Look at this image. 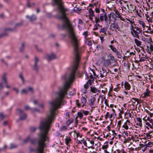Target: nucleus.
Masks as SVG:
<instances>
[{
  "instance_id": "48",
  "label": "nucleus",
  "mask_w": 153,
  "mask_h": 153,
  "mask_svg": "<svg viewBox=\"0 0 153 153\" xmlns=\"http://www.w3.org/2000/svg\"><path fill=\"white\" fill-rule=\"evenodd\" d=\"M67 128L66 126H62L61 128V130L62 131H65V130H66L67 129Z\"/></svg>"
},
{
  "instance_id": "27",
  "label": "nucleus",
  "mask_w": 153,
  "mask_h": 153,
  "mask_svg": "<svg viewBox=\"0 0 153 153\" xmlns=\"http://www.w3.org/2000/svg\"><path fill=\"white\" fill-rule=\"evenodd\" d=\"M153 143L151 142H149L148 143L146 144V146L147 147H151L152 146Z\"/></svg>"
},
{
  "instance_id": "4",
  "label": "nucleus",
  "mask_w": 153,
  "mask_h": 153,
  "mask_svg": "<svg viewBox=\"0 0 153 153\" xmlns=\"http://www.w3.org/2000/svg\"><path fill=\"white\" fill-rule=\"evenodd\" d=\"M104 18L105 21V22H107L108 20V18L106 13H105L104 14L102 13L100 14V19L102 22L104 21Z\"/></svg>"
},
{
  "instance_id": "1",
  "label": "nucleus",
  "mask_w": 153,
  "mask_h": 153,
  "mask_svg": "<svg viewBox=\"0 0 153 153\" xmlns=\"http://www.w3.org/2000/svg\"><path fill=\"white\" fill-rule=\"evenodd\" d=\"M131 33L133 36L139 39V34L140 33H141L142 30L141 29L137 26L134 27L131 25Z\"/></svg>"
},
{
  "instance_id": "3",
  "label": "nucleus",
  "mask_w": 153,
  "mask_h": 153,
  "mask_svg": "<svg viewBox=\"0 0 153 153\" xmlns=\"http://www.w3.org/2000/svg\"><path fill=\"white\" fill-rule=\"evenodd\" d=\"M15 28H5L4 30V33L3 34H0V38L4 36H7L9 32H12L14 31Z\"/></svg>"
},
{
  "instance_id": "14",
  "label": "nucleus",
  "mask_w": 153,
  "mask_h": 153,
  "mask_svg": "<svg viewBox=\"0 0 153 153\" xmlns=\"http://www.w3.org/2000/svg\"><path fill=\"white\" fill-rule=\"evenodd\" d=\"M134 41L136 45L137 46L140 47L141 45V42L136 39H134Z\"/></svg>"
},
{
  "instance_id": "29",
  "label": "nucleus",
  "mask_w": 153,
  "mask_h": 153,
  "mask_svg": "<svg viewBox=\"0 0 153 153\" xmlns=\"http://www.w3.org/2000/svg\"><path fill=\"white\" fill-rule=\"evenodd\" d=\"M107 30V28L106 27H104L102 28L100 30V32H103V33H106Z\"/></svg>"
},
{
  "instance_id": "8",
  "label": "nucleus",
  "mask_w": 153,
  "mask_h": 153,
  "mask_svg": "<svg viewBox=\"0 0 153 153\" xmlns=\"http://www.w3.org/2000/svg\"><path fill=\"white\" fill-rule=\"evenodd\" d=\"M110 27L111 28H113L114 29H117L119 31L120 30V27L117 23L114 22L113 23H111L110 25Z\"/></svg>"
},
{
  "instance_id": "63",
  "label": "nucleus",
  "mask_w": 153,
  "mask_h": 153,
  "mask_svg": "<svg viewBox=\"0 0 153 153\" xmlns=\"http://www.w3.org/2000/svg\"><path fill=\"white\" fill-rule=\"evenodd\" d=\"M83 22L82 20L81 19H79V23L80 24H82Z\"/></svg>"
},
{
  "instance_id": "41",
  "label": "nucleus",
  "mask_w": 153,
  "mask_h": 153,
  "mask_svg": "<svg viewBox=\"0 0 153 153\" xmlns=\"http://www.w3.org/2000/svg\"><path fill=\"white\" fill-rule=\"evenodd\" d=\"M109 57L110 59L112 61H115V59L114 57L111 55H109L108 56Z\"/></svg>"
},
{
  "instance_id": "23",
  "label": "nucleus",
  "mask_w": 153,
  "mask_h": 153,
  "mask_svg": "<svg viewBox=\"0 0 153 153\" xmlns=\"http://www.w3.org/2000/svg\"><path fill=\"white\" fill-rule=\"evenodd\" d=\"M116 17L119 18L120 19L123 21H124L125 19L123 18L122 17V16L121 15L120 13L118 14H116Z\"/></svg>"
},
{
  "instance_id": "33",
  "label": "nucleus",
  "mask_w": 153,
  "mask_h": 153,
  "mask_svg": "<svg viewBox=\"0 0 153 153\" xmlns=\"http://www.w3.org/2000/svg\"><path fill=\"white\" fill-rule=\"evenodd\" d=\"M100 4H99V7H97V6H96V8L95 9V11L96 12V13H99L100 12Z\"/></svg>"
},
{
  "instance_id": "5",
  "label": "nucleus",
  "mask_w": 153,
  "mask_h": 153,
  "mask_svg": "<svg viewBox=\"0 0 153 153\" xmlns=\"http://www.w3.org/2000/svg\"><path fill=\"white\" fill-rule=\"evenodd\" d=\"M29 91H30L31 93L33 92V89L32 87H28L27 89H23L21 90V93L22 94H28Z\"/></svg>"
},
{
  "instance_id": "21",
  "label": "nucleus",
  "mask_w": 153,
  "mask_h": 153,
  "mask_svg": "<svg viewBox=\"0 0 153 153\" xmlns=\"http://www.w3.org/2000/svg\"><path fill=\"white\" fill-rule=\"evenodd\" d=\"M18 145L16 144H14L13 143H11L10 144V147L9 148V149H15L17 148Z\"/></svg>"
},
{
  "instance_id": "26",
  "label": "nucleus",
  "mask_w": 153,
  "mask_h": 153,
  "mask_svg": "<svg viewBox=\"0 0 153 153\" xmlns=\"http://www.w3.org/2000/svg\"><path fill=\"white\" fill-rule=\"evenodd\" d=\"M30 136H29L28 137L25 139L24 140L23 142L24 143H27L29 141H30Z\"/></svg>"
},
{
  "instance_id": "55",
  "label": "nucleus",
  "mask_w": 153,
  "mask_h": 153,
  "mask_svg": "<svg viewBox=\"0 0 153 153\" xmlns=\"http://www.w3.org/2000/svg\"><path fill=\"white\" fill-rule=\"evenodd\" d=\"M108 101L107 100L105 99V104L106 105L108 106H109V105L108 104Z\"/></svg>"
},
{
  "instance_id": "10",
  "label": "nucleus",
  "mask_w": 153,
  "mask_h": 153,
  "mask_svg": "<svg viewBox=\"0 0 153 153\" xmlns=\"http://www.w3.org/2000/svg\"><path fill=\"white\" fill-rule=\"evenodd\" d=\"M150 91L148 89H147L146 91H145L143 94H142V96H143V97H146L149 96V94H150Z\"/></svg>"
},
{
  "instance_id": "62",
  "label": "nucleus",
  "mask_w": 153,
  "mask_h": 153,
  "mask_svg": "<svg viewBox=\"0 0 153 153\" xmlns=\"http://www.w3.org/2000/svg\"><path fill=\"white\" fill-rule=\"evenodd\" d=\"M9 94L8 92H6L4 94V96H8Z\"/></svg>"
},
{
  "instance_id": "7",
  "label": "nucleus",
  "mask_w": 153,
  "mask_h": 153,
  "mask_svg": "<svg viewBox=\"0 0 153 153\" xmlns=\"http://www.w3.org/2000/svg\"><path fill=\"white\" fill-rule=\"evenodd\" d=\"M46 56V59L48 61H50L56 58L55 55L53 53H52L51 55L47 54Z\"/></svg>"
},
{
  "instance_id": "38",
  "label": "nucleus",
  "mask_w": 153,
  "mask_h": 153,
  "mask_svg": "<svg viewBox=\"0 0 153 153\" xmlns=\"http://www.w3.org/2000/svg\"><path fill=\"white\" fill-rule=\"evenodd\" d=\"M77 114H78V116L80 118V119H81L83 115L82 113H81V112H78L77 113Z\"/></svg>"
},
{
  "instance_id": "13",
  "label": "nucleus",
  "mask_w": 153,
  "mask_h": 153,
  "mask_svg": "<svg viewBox=\"0 0 153 153\" xmlns=\"http://www.w3.org/2000/svg\"><path fill=\"white\" fill-rule=\"evenodd\" d=\"M124 87L126 90H129L131 86L129 83L127 82H126L124 83Z\"/></svg>"
},
{
  "instance_id": "35",
  "label": "nucleus",
  "mask_w": 153,
  "mask_h": 153,
  "mask_svg": "<svg viewBox=\"0 0 153 153\" xmlns=\"http://www.w3.org/2000/svg\"><path fill=\"white\" fill-rule=\"evenodd\" d=\"M123 127L126 130H127L128 129V127L127 125L126 122H125V123L123 125Z\"/></svg>"
},
{
  "instance_id": "50",
  "label": "nucleus",
  "mask_w": 153,
  "mask_h": 153,
  "mask_svg": "<svg viewBox=\"0 0 153 153\" xmlns=\"http://www.w3.org/2000/svg\"><path fill=\"white\" fill-rule=\"evenodd\" d=\"M76 105L77 106L79 107H80L81 105L80 103L79 102V100H76Z\"/></svg>"
},
{
  "instance_id": "64",
  "label": "nucleus",
  "mask_w": 153,
  "mask_h": 153,
  "mask_svg": "<svg viewBox=\"0 0 153 153\" xmlns=\"http://www.w3.org/2000/svg\"><path fill=\"white\" fill-rule=\"evenodd\" d=\"M87 83H88V85H91V81L90 80H88V82Z\"/></svg>"
},
{
  "instance_id": "58",
  "label": "nucleus",
  "mask_w": 153,
  "mask_h": 153,
  "mask_svg": "<svg viewBox=\"0 0 153 153\" xmlns=\"http://www.w3.org/2000/svg\"><path fill=\"white\" fill-rule=\"evenodd\" d=\"M29 107L27 105H26L25 106L24 108L26 110H28L29 109Z\"/></svg>"
},
{
  "instance_id": "51",
  "label": "nucleus",
  "mask_w": 153,
  "mask_h": 153,
  "mask_svg": "<svg viewBox=\"0 0 153 153\" xmlns=\"http://www.w3.org/2000/svg\"><path fill=\"white\" fill-rule=\"evenodd\" d=\"M5 117V116L2 113L0 114V117L1 119H3Z\"/></svg>"
},
{
  "instance_id": "20",
  "label": "nucleus",
  "mask_w": 153,
  "mask_h": 153,
  "mask_svg": "<svg viewBox=\"0 0 153 153\" xmlns=\"http://www.w3.org/2000/svg\"><path fill=\"white\" fill-rule=\"evenodd\" d=\"M88 11L89 12V13L90 14V15L92 17H94L95 16V15L94 14V11L92 10L91 8H90L88 10Z\"/></svg>"
},
{
  "instance_id": "42",
  "label": "nucleus",
  "mask_w": 153,
  "mask_h": 153,
  "mask_svg": "<svg viewBox=\"0 0 153 153\" xmlns=\"http://www.w3.org/2000/svg\"><path fill=\"white\" fill-rule=\"evenodd\" d=\"M17 112L19 114H22L23 112V111L20 109H18L17 110Z\"/></svg>"
},
{
  "instance_id": "56",
  "label": "nucleus",
  "mask_w": 153,
  "mask_h": 153,
  "mask_svg": "<svg viewBox=\"0 0 153 153\" xmlns=\"http://www.w3.org/2000/svg\"><path fill=\"white\" fill-rule=\"evenodd\" d=\"M1 61L3 62L4 63V64L7 66H8V64L7 63V62H5V61H4V59H1Z\"/></svg>"
},
{
  "instance_id": "24",
  "label": "nucleus",
  "mask_w": 153,
  "mask_h": 153,
  "mask_svg": "<svg viewBox=\"0 0 153 153\" xmlns=\"http://www.w3.org/2000/svg\"><path fill=\"white\" fill-rule=\"evenodd\" d=\"M74 121L73 119H69V120H68L66 123V124L68 126L71 123H72Z\"/></svg>"
},
{
  "instance_id": "40",
  "label": "nucleus",
  "mask_w": 153,
  "mask_h": 153,
  "mask_svg": "<svg viewBox=\"0 0 153 153\" xmlns=\"http://www.w3.org/2000/svg\"><path fill=\"white\" fill-rule=\"evenodd\" d=\"M147 58L145 57H142L140 58L139 60L140 62H142L144 61H146Z\"/></svg>"
},
{
  "instance_id": "44",
  "label": "nucleus",
  "mask_w": 153,
  "mask_h": 153,
  "mask_svg": "<svg viewBox=\"0 0 153 153\" xmlns=\"http://www.w3.org/2000/svg\"><path fill=\"white\" fill-rule=\"evenodd\" d=\"M108 145H104L102 146V149H106L108 148Z\"/></svg>"
},
{
  "instance_id": "17",
  "label": "nucleus",
  "mask_w": 153,
  "mask_h": 153,
  "mask_svg": "<svg viewBox=\"0 0 153 153\" xmlns=\"http://www.w3.org/2000/svg\"><path fill=\"white\" fill-rule=\"evenodd\" d=\"M111 15L112 16V18L114 20V22H115L117 20L116 14L114 12H112L111 13Z\"/></svg>"
},
{
  "instance_id": "32",
  "label": "nucleus",
  "mask_w": 153,
  "mask_h": 153,
  "mask_svg": "<svg viewBox=\"0 0 153 153\" xmlns=\"http://www.w3.org/2000/svg\"><path fill=\"white\" fill-rule=\"evenodd\" d=\"M71 139L70 137L66 138L65 139V142L66 144L67 145L69 143V142L71 141Z\"/></svg>"
},
{
  "instance_id": "37",
  "label": "nucleus",
  "mask_w": 153,
  "mask_h": 153,
  "mask_svg": "<svg viewBox=\"0 0 153 153\" xmlns=\"http://www.w3.org/2000/svg\"><path fill=\"white\" fill-rule=\"evenodd\" d=\"M22 24L21 22H20L18 23H17L15 25V28L16 27H20L21 25H22Z\"/></svg>"
},
{
  "instance_id": "11",
  "label": "nucleus",
  "mask_w": 153,
  "mask_h": 153,
  "mask_svg": "<svg viewBox=\"0 0 153 153\" xmlns=\"http://www.w3.org/2000/svg\"><path fill=\"white\" fill-rule=\"evenodd\" d=\"M26 44V43L25 42H22L21 45L19 48V51L21 52H23L24 51L25 45Z\"/></svg>"
},
{
  "instance_id": "54",
  "label": "nucleus",
  "mask_w": 153,
  "mask_h": 153,
  "mask_svg": "<svg viewBox=\"0 0 153 153\" xmlns=\"http://www.w3.org/2000/svg\"><path fill=\"white\" fill-rule=\"evenodd\" d=\"M146 124L148 126H149L150 128H152V127H153V124H152V125H151V124H150L149 123H146Z\"/></svg>"
},
{
  "instance_id": "59",
  "label": "nucleus",
  "mask_w": 153,
  "mask_h": 153,
  "mask_svg": "<svg viewBox=\"0 0 153 153\" xmlns=\"http://www.w3.org/2000/svg\"><path fill=\"white\" fill-rule=\"evenodd\" d=\"M97 4H96L94 3V4H89V6L90 7H94V5H96Z\"/></svg>"
},
{
  "instance_id": "2",
  "label": "nucleus",
  "mask_w": 153,
  "mask_h": 153,
  "mask_svg": "<svg viewBox=\"0 0 153 153\" xmlns=\"http://www.w3.org/2000/svg\"><path fill=\"white\" fill-rule=\"evenodd\" d=\"M39 61V59L36 56H35L34 57V64L33 65V69L36 71H38L39 69V67L37 64Z\"/></svg>"
},
{
  "instance_id": "45",
  "label": "nucleus",
  "mask_w": 153,
  "mask_h": 153,
  "mask_svg": "<svg viewBox=\"0 0 153 153\" xmlns=\"http://www.w3.org/2000/svg\"><path fill=\"white\" fill-rule=\"evenodd\" d=\"M110 115L109 113V112H107L106 114L105 115V117L106 119H107L108 118V117Z\"/></svg>"
},
{
  "instance_id": "15",
  "label": "nucleus",
  "mask_w": 153,
  "mask_h": 153,
  "mask_svg": "<svg viewBox=\"0 0 153 153\" xmlns=\"http://www.w3.org/2000/svg\"><path fill=\"white\" fill-rule=\"evenodd\" d=\"M19 77L22 80V83L24 84L25 82V80L22 73H20L19 75Z\"/></svg>"
},
{
  "instance_id": "34",
  "label": "nucleus",
  "mask_w": 153,
  "mask_h": 153,
  "mask_svg": "<svg viewBox=\"0 0 153 153\" xmlns=\"http://www.w3.org/2000/svg\"><path fill=\"white\" fill-rule=\"evenodd\" d=\"M95 22L96 23V24H97V23H99V22H100V18L99 17H97V16L95 17Z\"/></svg>"
},
{
  "instance_id": "47",
  "label": "nucleus",
  "mask_w": 153,
  "mask_h": 153,
  "mask_svg": "<svg viewBox=\"0 0 153 153\" xmlns=\"http://www.w3.org/2000/svg\"><path fill=\"white\" fill-rule=\"evenodd\" d=\"M132 99L134 100L135 101L137 102V104L140 103V102L138 101V99L134 97L132 98Z\"/></svg>"
},
{
  "instance_id": "19",
  "label": "nucleus",
  "mask_w": 153,
  "mask_h": 153,
  "mask_svg": "<svg viewBox=\"0 0 153 153\" xmlns=\"http://www.w3.org/2000/svg\"><path fill=\"white\" fill-rule=\"evenodd\" d=\"M136 119L138 122H139V124L137 123V125H139L140 126H142V120L141 119L140 117H136Z\"/></svg>"
},
{
  "instance_id": "46",
  "label": "nucleus",
  "mask_w": 153,
  "mask_h": 153,
  "mask_svg": "<svg viewBox=\"0 0 153 153\" xmlns=\"http://www.w3.org/2000/svg\"><path fill=\"white\" fill-rule=\"evenodd\" d=\"M32 112H34L36 111H37L38 112H39V111L36 108H33L32 110Z\"/></svg>"
},
{
  "instance_id": "61",
  "label": "nucleus",
  "mask_w": 153,
  "mask_h": 153,
  "mask_svg": "<svg viewBox=\"0 0 153 153\" xmlns=\"http://www.w3.org/2000/svg\"><path fill=\"white\" fill-rule=\"evenodd\" d=\"M14 90L18 94L19 92V91L18 89H17L16 88H14Z\"/></svg>"
},
{
  "instance_id": "57",
  "label": "nucleus",
  "mask_w": 153,
  "mask_h": 153,
  "mask_svg": "<svg viewBox=\"0 0 153 153\" xmlns=\"http://www.w3.org/2000/svg\"><path fill=\"white\" fill-rule=\"evenodd\" d=\"M149 48L150 50H151L153 48V46L150 43L149 45Z\"/></svg>"
},
{
  "instance_id": "53",
  "label": "nucleus",
  "mask_w": 153,
  "mask_h": 153,
  "mask_svg": "<svg viewBox=\"0 0 153 153\" xmlns=\"http://www.w3.org/2000/svg\"><path fill=\"white\" fill-rule=\"evenodd\" d=\"M121 124V121H119L118 122L117 124H118V126L119 127V128H120V126Z\"/></svg>"
},
{
  "instance_id": "25",
  "label": "nucleus",
  "mask_w": 153,
  "mask_h": 153,
  "mask_svg": "<svg viewBox=\"0 0 153 153\" xmlns=\"http://www.w3.org/2000/svg\"><path fill=\"white\" fill-rule=\"evenodd\" d=\"M109 47L114 52H117V49L114 47L112 45H109Z\"/></svg>"
},
{
  "instance_id": "12",
  "label": "nucleus",
  "mask_w": 153,
  "mask_h": 153,
  "mask_svg": "<svg viewBox=\"0 0 153 153\" xmlns=\"http://www.w3.org/2000/svg\"><path fill=\"white\" fill-rule=\"evenodd\" d=\"M26 17L27 18L29 19L31 22L34 21L36 19V16L34 15H33L31 17L27 16Z\"/></svg>"
},
{
  "instance_id": "39",
  "label": "nucleus",
  "mask_w": 153,
  "mask_h": 153,
  "mask_svg": "<svg viewBox=\"0 0 153 153\" xmlns=\"http://www.w3.org/2000/svg\"><path fill=\"white\" fill-rule=\"evenodd\" d=\"M82 113L85 115H87L89 114V112L87 111L83 110L82 111Z\"/></svg>"
},
{
  "instance_id": "9",
  "label": "nucleus",
  "mask_w": 153,
  "mask_h": 153,
  "mask_svg": "<svg viewBox=\"0 0 153 153\" xmlns=\"http://www.w3.org/2000/svg\"><path fill=\"white\" fill-rule=\"evenodd\" d=\"M100 77L101 78H103L107 75V72L103 68H102L101 70L100 71Z\"/></svg>"
},
{
  "instance_id": "52",
  "label": "nucleus",
  "mask_w": 153,
  "mask_h": 153,
  "mask_svg": "<svg viewBox=\"0 0 153 153\" xmlns=\"http://www.w3.org/2000/svg\"><path fill=\"white\" fill-rule=\"evenodd\" d=\"M88 83H86V84H85V85H84V87L86 88V89H87L88 88Z\"/></svg>"
},
{
  "instance_id": "30",
  "label": "nucleus",
  "mask_w": 153,
  "mask_h": 153,
  "mask_svg": "<svg viewBox=\"0 0 153 153\" xmlns=\"http://www.w3.org/2000/svg\"><path fill=\"white\" fill-rule=\"evenodd\" d=\"M81 102L82 103L85 104L86 102V99L84 97H82L81 98Z\"/></svg>"
},
{
  "instance_id": "49",
  "label": "nucleus",
  "mask_w": 153,
  "mask_h": 153,
  "mask_svg": "<svg viewBox=\"0 0 153 153\" xmlns=\"http://www.w3.org/2000/svg\"><path fill=\"white\" fill-rule=\"evenodd\" d=\"M84 140V139H83L82 140H81V141H83V143L85 146H87L86 142L85 140Z\"/></svg>"
},
{
  "instance_id": "36",
  "label": "nucleus",
  "mask_w": 153,
  "mask_h": 153,
  "mask_svg": "<svg viewBox=\"0 0 153 153\" xmlns=\"http://www.w3.org/2000/svg\"><path fill=\"white\" fill-rule=\"evenodd\" d=\"M85 42L87 44L88 46H91L92 45V43L89 40H87Z\"/></svg>"
},
{
  "instance_id": "28",
  "label": "nucleus",
  "mask_w": 153,
  "mask_h": 153,
  "mask_svg": "<svg viewBox=\"0 0 153 153\" xmlns=\"http://www.w3.org/2000/svg\"><path fill=\"white\" fill-rule=\"evenodd\" d=\"M36 128L35 127L32 126L30 128V131L32 132H34L36 130Z\"/></svg>"
},
{
  "instance_id": "43",
  "label": "nucleus",
  "mask_w": 153,
  "mask_h": 153,
  "mask_svg": "<svg viewBox=\"0 0 153 153\" xmlns=\"http://www.w3.org/2000/svg\"><path fill=\"white\" fill-rule=\"evenodd\" d=\"M83 35L85 36V39H86V36L88 35V31L84 32L83 33Z\"/></svg>"
},
{
  "instance_id": "18",
  "label": "nucleus",
  "mask_w": 153,
  "mask_h": 153,
  "mask_svg": "<svg viewBox=\"0 0 153 153\" xmlns=\"http://www.w3.org/2000/svg\"><path fill=\"white\" fill-rule=\"evenodd\" d=\"M96 99L94 97H93L90 99V105L91 106L94 105V102L95 101Z\"/></svg>"
},
{
  "instance_id": "31",
  "label": "nucleus",
  "mask_w": 153,
  "mask_h": 153,
  "mask_svg": "<svg viewBox=\"0 0 153 153\" xmlns=\"http://www.w3.org/2000/svg\"><path fill=\"white\" fill-rule=\"evenodd\" d=\"M30 143L31 144H34L36 142V138L33 139L32 140H31V139L30 140Z\"/></svg>"
},
{
  "instance_id": "6",
  "label": "nucleus",
  "mask_w": 153,
  "mask_h": 153,
  "mask_svg": "<svg viewBox=\"0 0 153 153\" xmlns=\"http://www.w3.org/2000/svg\"><path fill=\"white\" fill-rule=\"evenodd\" d=\"M6 76V74H4L2 76V79L6 84V88H10V86L8 85V82Z\"/></svg>"
},
{
  "instance_id": "22",
  "label": "nucleus",
  "mask_w": 153,
  "mask_h": 153,
  "mask_svg": "<svg viewBox=\"0 0 153 153\" xmlns=\"http://www.w3.org/2000/svg\"><path fill=\"white\" fill-rule=\"evenodd\" d=\"M90 88L91 91L93 93H96L98 91L97 89L95 87H91Z\"/></svg>"
},
{
  "instance_id": "60",
  "label": "nucleus",
  "mask_w": 153,
  "mask_h": 153,
  "mask_svg": "<svg viewBox=\"0 0 153 153\" xmlns=\"http://www.w3.org/2000/svg\"><path fill=\"white\" fill-rule=\"evenodd\" d=\"M145 146V145H144L143 144H140V147H139V148H140V149H141V148L142 147H143Z\"/></svg>"
},
{
  "instance_id": "16",
  "label": "nucleus",
  "mask_w": 153,
  "mask_h": 153,
  "mask_svg": "<svg viewBox=\"0 0 153 153\" xmlns=\"http://www.w3.org/2000/svg\"><path fill=\"white\" fill-rule=\"evenodd\" d=\"M27 118V114H23L22 115L20 116L19 120H25Z\"/></svg>"
}]
</instances>
